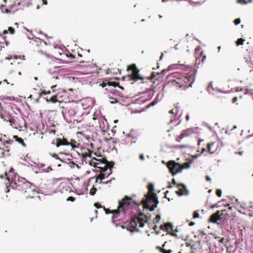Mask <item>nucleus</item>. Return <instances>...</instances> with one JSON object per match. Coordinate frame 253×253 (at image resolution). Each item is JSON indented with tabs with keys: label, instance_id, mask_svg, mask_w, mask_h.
Wrapping results in <instances>:
<instances>
[{
	"label": "nucleus",
	"instance_id": "f257e3e1",
	"mask_svg": "<svg viewBox=\"0 0 253 253\" xmlns=\"http://www.w3.org/2000/svg\"><path fill=\"white\" fill-rule=\"evenodd\" d=\"M0 178L7 180L6 187L8 184L9 187L17 190L26 198H34L38 193L36 186L24 178L15 176L13 168H10L8 172H5L4 175H1Z\"/></svg>",
	"mask_w": 253,
	"mask_h": 253
},
{
	"label": "nucleus",
	"instance_id": "f03ea898",
	"mask_svg": "<svg viewBox=\"0 0 253 253\" xmlns=\"http://www.w3.org/2000/svg\"><path fill=\"white\" fill-rule=\"evenodd\" d=\"M134 196V195H132V197L125 196L122 200L119 201L118 209L116 210L110 211V210L106 209L104 208L106 213H112L113 214L112 219L113 220H117L118 219H117V218L120 213L122 212V213L125 215L126 211L129 209V206L132 203H134L136 205L139 204V203H136L135 201H133V197Z\"/></svg>",
	"mask_w": 253,
	"mask_h": 253
},
{
	"label": "nucleus",
	"instance_id": "7ed1b4c3",
	"mask_svg": "<svg viewBox=\"0 0 253 253\" xmlns=\"http://www.w3.org/2000/svg\"><path fill=\"white\" fill-rule=\"evenodd\" d=\"M13 140H10L5 135L0 134V158L10 156L9 151L13 147Z\"/></svg>",
	"mask_w": 253,
	"mask_h": 253
},
{
	"label": "nucleus",
	"instance_id": "20e7f679",
	"mask_svg": "<svg viewBox=\"0 0 253 253\" xmlns=\"http://www.w3.org/2000/svg\"><path fill=\"white\" fill-rule=\"evenodd\" d=\"M147 221L148 217L143 213L140 212L137 216H135L131 219L126 229L131 232L138 231V230L137 228L138 224L139 227H143Z\"/></svg>",
	"mask_w": 253,
	"mask_h": 253
},
{
	"label": "nucleus",
	"instance_id": "39448f33",
	"mask_svg": "<svg viewBox=\"0 0 253 253\" xmlns=\"http://www.w3.org/2000/svg\"><path fill=\"white\" fill-rule=\"evenodd\" d=\"M51 144L55 145L57 147H59L61 146H67L69 147L71 150L79 147L80 145L79 143H78L74 140L71 139L69 141L64 137L62 138H57L55 140L52 141Z\"/></svg>",
	"mask_w": 253,
	"mask_h": 253
},
{
	"label": "nucleus",
	"instance_id": "423d86ee",
	"mask_svg": "<svg viewBox=\"0 0 253 253\" xmlns=\"http://www.w3.org/2000/svg\"><path fill=\"white\" fill-rule=\"evenodd\" d=\"M10 125L16 129H22L24 127H26V123L24 119L21 116L11 117L8 120Z\"/></svg>",
	"mask_w": 253,
	"mask_h": 253
},
{
	"label": "nucleus",
	"instance_id": "0eeeda50",
	"mask_svg": "<svg viewBox=\"0 0 253 253\" xmlns=\"http://www.w3.org/2000/svg\"><path fill=\"white\" fill-rule=\"evenodd\" d=\"M145 198L143 199L140 203L143 205L144 208L149 209L150 211H153L157 207V204L159 203L157 196H155L156 200L151 197H149L150 199H147L148 196H145Z\"/></svg>",
	"mask_w": 253,
	"mask_h": 253
},
{
	"label": "nucleus",
	"instance_id": "6e6552de",
	"mask_svg": "<svg viewBox=\"0 0 253 253\" xmlns=\"http://www.w3.org/2000/svg\"><path fill=\"white\" fill-rule=\"evenodd\" d=\"M126 70L127 71H132L131 74L129 75V77L131 78V79L132 81H143L144 80V78H143L139 74V70L137 68L136 65L135 64H132L128 66Z\"/></svg>",
	"mask_w": 253,
	"mask_h": 253
},
{
	"label": "nucleus",
	"instance_id": "1a4fd4ad",
	"mask_svg": "<svg viewBox=\"0 0 253 253\" xmlns=\"http://www.w3.org/2000/svg\"><path fill=\"white\" fill-rule=\"evenodd\" d=\"M90 165L99 169L100 171L105 172L108 170V168H112L114 166L113 162H108L106 160L103 162H100V163H94L93 161L90 163Z\"/></svg>",
	"mask_w": 253,
	"mask_h": 253
},
{
	"label": "nucleus",
	"instance_id": "9d476101",
	"mask_svg": "<svg viewBox=\"0 0 253 253\" xmlns=\"http://www.w3.org/2000/svg\"><path fill=\"white\" fill-rule=\"evenodd\" d=\"M165 70L161 73L152 72L151 76L147 77V79L153 82V84H158L162 80L163 76L165 74Z\"/></svg>",
	"mask_w": 253,
	"mask_h": 253
},
{
	"label": "nucleus",
	"instance_id": "9b49d317",
	"mask_svg": "<svg viewBox=\"0 0 253 253\" xmlns=\"http://www.w3.org/2000/svg\"><path fill=\"white\" fill-rule=\"evenodd\" d=\"M75 113L74 121L76 120L78 122H81L82 121V117L84 114H86V112L83 109L82 106L77 104Z\"/></svg>",
	"mask_w": 253,
	"mask_h": 253
},
{
	"label": "nucleus",
	"instance_id": "f8f14e48",
	"mask_svg": "<svg viewBox=\"0 0 253 253\" xmlns=\"http://www.w3.org/2000/svg\"><path fill=\"white\" fill-rule=\"evenodd\" d=\"M77 104L71 105L67 107L65 109L64 113L65 115L68 116L70 118L74 119L75 115L76 114L75 111Z\"/></svg>",
	"mask_w": 253,
	"mask_h": 253
},
{
	"label": "nucleus",
	"instance_id": "ddd939ff",
	"mask_svg": "<svg viewBox=\"0 0 253 253\" xmlns=\"http://www.w3.org/2000/svg\"><path fill=\"white\" fill-rule=\"evenodd\" d=\"M178 190L175 193L179 196H187L189 194V191L186 186L183 184H178L177 185Z\"/></svg>",
	"mask_w": 253,
	"mask_h": 253
},
{
	"label": "nucleus",
	"instance_id": "4468645a",
	"mask_svg": "<svg viewBox=\"0 0 253 253\" xmlns=\"http://www.w3.org/2000/svg\"><path fill=\"white\" fill-rule=\"evenodd\" d=\"M160 228L161 230L166 231L172 236H174V231L172 223L169 222L165 223L163 225H161Z\"/></svg>",
	"mask_w": 253,
	"mask_h": 253
},
{
	"label": "nucleus",
	"instance_id": "2eb2a0df",
	"mask_svg": "<svg viewBox=\"0 0 253 253\" xmlns=\"http://www.w3.org/2000/svg\"><path fill=\"white\" fill-rule=\"evenodd\" d=\"M224 211V210H222L221 211H218L212 214L210 219V221L213 223H217V221L222 218L221 216L223 214V212Z\"/></svg>",
	"mask_w": 253,
	"mask_h": 253
},
{
	"label": "nucleus",
	"instance_id": "dca6fc26",
	"mask_svg": "<svg viewBox=\"0 0 253 253\" xmlns=\"http://www.w3.org/2000/svg\"><path fill=\"white\" fill-rule=\"evenodd\" d=\"M80 106H82L83 109L84 111L90 108L92 106V101L89 99H84L81 101V103L78 104Z\"/></svg>",
	"mask_w": 253,
	"mask_h": 253
},
{
	"label": "nucleus",
	"instance_id": "f3484780",
	"mask_svg": "<svg viewBox=\"0 0 253 253\" xmlns=\"http://www.w3.org/2000/svg\"><path fill=\"white\" fill-rule=\"evenodd\" d=\"M190 167V164L189 163H185L183 166L177 164L175 162V175L180 172L184 169H188Z\"/></svg>",
	"mask_w": 253,
	"mask_h": 253
},
{
	"label": "nucleus",
	"instance_id": "a211bd4d",
	"mask_svg": "<svg viewBox=\"0 0 253 253\" xmlns=\"http://www.w3.org/2000/svg\"><path fill=\"white\" fill-rule=\"evenodd\" d=\"M18 59H21L22 60H25V56H18V55H9L8 56H7L5 58V60H13V61L10 62L9 63L10 64L13 65L15 63L19 64V62H16L15 60H17Z\"/></svg>",
	"mask_w": 253,
	"mask_h": 253
},
{
	"label": "nucleus",
	"instance_id": "6ab92c4d",
	"mask_svg": "<svg viewBox=\"0 0 253 253\" xmlns=\"http://www.w3.org/2000/svg\"><path fill=\"white\" fill-rule=\"evenodd\" d=\"M93 153L92 151L89 149H86L85 151L82 154L83 160L86 163H89V160H91V154Z\"/></svg>",
	"mask_w": 253,
	"mask_h": 253
},
{
	"label": "nucleus",
	"instance_id": "aec40b11",
	"mask_svg": "<svg viewBox=\"0 0 253 253\" xmlns=\"http://www.w3.org/2000/svg\"><path fill=\"white\" fill-rule=\"evenodd\" d=\"M100 85H101L102 87H105L107 85L108 87H111V86L115 87L117 86H119V87L120 88H121L122 89H124L123 87L119 85V83L114 82H109L107 80L103 81V83L100 84Z\"/></svg>",
	"mask_w": 253,
	"mask_h": 253
},
{
	"label": "nucleus",
	"instance_id": "412c9836",
	"mask_svg": "<svg viewBox=\"0 0 253 253\" xmlns=\"http://www.w3.org/2000/svg\"><path fill=\"white\" fill-rule=\"evenodd\" d=\"M148 193L145 195V196H148V197L147 199H150V198L149 197H151L153 199L155 200V196H156V194L154 193V185L152 183H150L148 185Z\"/></svg>",
	"mask_w": 253,
	"mask_h": 253
},
{
	"label": "nucleus",
	"instance_id": "4be33fe9",
	"mask_svg": "<svg viewBox=\"0 0 253 253\" xmlns=\"http://www.w3.org/2000/svg\"><path fill=\"white\" fill-rule=\"evenodd\" d=\"M170 242H166L163 245V248L159 247L160 251L163 253H171L172 250L169 247Z\"/></svg>",
	"mask_w": 253,
	"mask_h": 253
},
{
	"label": "nucleus",
	"instance_id": "5701e85b",
	"mask_svg": "<svg viewBox=\"0 0 253 253\" xmlns=\"http://www.w3.org/2000/svg\"><path fill=\"white\" fill-rule=\"evenodd\" d=\"M175 87L177 86L178 87L180 88L185 85V81H184L181 78H179L177 77V76L175 75Z\"/></svg>",
	"mask_w": 253,
	"mask_h": 253
},
{
	"label": "nucleus",
	"instance_id": "b1692460",
	"mask_svg": "<svg viewBox=\"0 0 253 253\" xmlns=\"http://www.w3.org/2000/svg\"><path fill=\"white\" fill-rule=\"evenodd\" d=\"M12 140H13L14 143L15 142H17L19 144H21L22 147H26V144L25 143L24 139H22L21 137H19L17 135H14L13 136ZM13 144H14V143Z\"/></svg>",
	"mask_w": 253,
	"mask_h": 253
},
{
	"label": "nucleus",
	"instance_id": "393cba45",
	"mask_svg": "<svg viewBox=\"0 0 253 253\" xmlns=\"http://www.w3.org/2000/svg\"><path fill=\"white\" fill-rule=\"evenodd\" d=\"M58 95L54 94L51 97L46 96L45 97L46 101L47 102H51L52 103H56L57 102H60L58 99H59Z\"/></svg>",
	"mask_w": 253,
	"mask_h": 253
},
{
	"label": "nucleus",
	"instance_id": "a878e982",
	"mask_svg": "<svg viewBox=\"0 0 253 253\" xmlns=\"http://www.w3.org/2000/svg\"><path fill=\"white\" fill-rule=\"evenodd\" d=\"M50 93H51V91L50 90H48V91L43 90V91H39V92H38V93L37 94L36 98H34V99L36 100V102H38L39 101V99L40 98V97L42 95H46L50 94Z\"/></svg>",
	"mask_w": 253,
	"mask_h": 253
},
{
	"label": "nucleus",
	"instance_id": "bb28decb",
	"mask_svg": "<svg viewBox=\"0 0 253 253\" xmlns=\"http://www.w3.org/2000/svg\"><path fill=\"white\" fill-rule=\"evenodd\" d=\"M167 167L172 175H174V161H169L167 164Z\"/></svg>",
	"mask_w": 253,
	"mask_h": 253
},
{
	"label": "nucleus",
	"instance_id": "cd10ccee",
	"mask_svg": "<svg viewBox=\"0 0 253 253\" xmlns=\"http://www.w3.org/2000/svg\"><path fill=\"white\" fill-rule=\"evenodd\" d=\"M213 90L221 92V90L217 88H214L212 86V82H211L209 86L208 87V91L209 93H211V91Z\"/></svg>",
	"mask_w": 253,
	"mask_h": 253
},
{
	"label": "nucleus",
	"instance_id": "c85d7f7f",
	"mask_svg": "<svg viewBox=\"0 0 253 253\" xmlns=\"http://www.w3.org/2000/svg\"><path fill=\"white\" fill-rule=\"evenodd\" d=\"M214 144V142L210 143H208L207 145V149L208 152L211 154H213L215 152L214 150H212L211 147L213 146Z\"/></svg>",
	"mask_w": 253,
	"mask_h": 253
},
{
	"label": "nucleus",
	"instance_id": "c756f323",
	"mask_svg": "<svg viewBox=\"0 0 253 253\" xmlns=\"http://www.w3.org/2000/svg\"><path fill=\"white\" fill-rule=\"evenodd\" d=\"M36 91H37L36 89L34 88L32 91L33 94H30V96L28 97V98L30 99L31 100L33 99V100H35L36 101V100L34 99V98H36L37 94L38 93V92H36Z\"/></svg>",
	"mask_w": 253,
	"mask_h": 253
},
{
	"label": "nucleus",
	"instance_id": "7c9ffc66",
	"mask_svg": "<svg viewBox=\"0 0 253 253\" xmlns=\"http://www.w3.org/2000/svg\"><path fill=\"white\" fill-rule=\"evenodd\" d=\"M104 160H106L105 158H102L101 159H97L94 157L92 158V159L91 160H89V164L90 163H91V162L92 161H93V162L94 163H100V162H103Z\"/></svg>",
	"mask_w": 253,
	"mask_h": 253
},
{
	"label": "nucleus",
	"instance_id": "2f4dec72",
	"mask_svg": "<svg viewBox=\"0 0 253 253\" xmlns=\"http://www.w3.org/2000/svg\"><path fill=\"white\" fill-rule=\"evenodd\" d=\"M106 177H107L106 176L105 173H104V172L101 171L100 174L97 176L96 179H97V180L98 179H100V180H102V179L105 178Z\"/></svg>",
	"mask_w": 253,
	"mask_h": 253
},
{
	"label": "nucleus",
	"instance_id": "473e14b6",
	"mask_svg": "<svg viewBox=\"0 0 253 253\" xmlns=\"http://www.w3.org/2000/svg\"><path fill=\"white\" fill-rule=\"evenodd\" d=\"M12 5L10 6L8 8H6V9L5 10V12L7 13H14L15 11L17 10V9H15L12 10Z\"/></svg>",
	"mask_w": 253,
	"mask_h": 253
},
{
	"label": "nucleus",
	"instance_id": "72a5a7b5",
	"mask_svg": "<svg viewBox=\"0 0 253 253\" xmlns=\"http://www.w3.org/2000/svg\"><path fill=\"white\" fill-rule=\"evenodd\" d=\"M245 42V40L241 38L238 39L236 42V44L237 46H239L240 45H243L244 44V42Z\"/></svg>",
	"mask_w": 253,
	"mask_h": 253
},
{
	"label": "nucleus",
	"instance_id": "f704fd0d",
	"mask_svg": "<svg viewBox=\"0 0 253 253\" xmlns=\"http://www.w3.org/2000/svg\"><path fill=\"white\" fill-rule=\"evenodd\" d=\"M158 102L159 100H158V96H157L156 98L149 105L148 107L153 106L155 105H156Z\"/></svg>",
	"mask_w": 253,
	"mask_h": 253
},
{
	"label": "nucleus",
	"instance_id": "c9c22d12",
	"mask_svg": "<svg viewBox=\"0 0 253 253\" xmlns=\"http://www.w3.org/2000/svg\"><path fill=\"white\" fill-rule=\"evenodd\" d=\"M252 0H249L247 1V0H238V2L241 4H247L249 2H252Z\"/></svg>",
	"mask_w": 253,
	"mask_h": 253
},
{
	"label": "nucleus",
	"instance_id": "e433bc0d",
	"mask_svg": "<svg viewBox=\"0 0 253 253\" xmlns=\"http://www.w3.org/2000/svg\"><path fill=\"white\" fill-rule=\"evenodd\" d=\"M96 191H97L96 188L95 187H92V188L90 190L89 194L93 196L95 194Z\"/></svg>",
	"mask_w": 253,
	"mask_h": 253
},
{
	"label": "nucleus",
	"instance_id": "4c0bfd02",
	"mask_svg": "<svg viewBox=\"0 0 253 253\" xmlns=\"http://www.w3.org/2000/svg\"><path fill=\"white\" fill-rule=\"evenodd\" d=\"M161 219L160 215H157L155 218L154 219L153 221L154 223H157L159 222Z\"/></svg>",
	"mask_w": 253,
	"mask_h": 253
},
{
	"label": "nucleus",
	"instance_id": "58836bf2",
	"mask_svg": "<svg viewBox=\"0 0 253 253\" xmlns=\"http://www.w3.org/2000/svg\"><path fill=\"white\" fill-rule=\"evenodd\" d=\"M187 136V135L185 133H181L177 138V141H180L181 139H182L184 137Z\"/></svg>",
	"mask_w": 253,
	"mask_h": 253
},
{
	"label": "nucleus",
	"instance_id": "ea45409f",
	"mask_svg": "<svg viewBox=\"0 0 253 253\" xmlns=\"http://www.w3.org/2000/svg\"><path fill=\"white\" fill-rule=\"evenodd\" d=\"M111 169L112 168H108V169L107 171L104 172V173H105L106 174V176L107 177L109 175H110L111 174V173H112V170H111Z\"/></svg>",
	"mask_w": 253,
	"mask_h": 253
},
{
	"label": "nucleus",
	"instance_id": "a19ab883",
	"mask_svg": "<svg viewBox=\"0 0 253 253\" xmlns=\"http://www.w3.org/2000/svg\"><path fill=\"white\" fill-rule=\"evenodd\" d=\"M70 167L72 168H75V167H77L78 168H79L78 165L74 163L73 162H70Z\"/></svg>",
	"mask_w": 253,
	"mask_h": 253
},
{
	"label": "nucleus",
	"instance_id": "79ce46f5",
	"mask_svg": "<svg viewBox=\"0 0 253 253\" xmlns=\"http://www.w3.org/2000/svg\"><path fill=\"white\" fill-rule=\"evenodd\" d=\"M8 31L11 34H13L15 33V30L13 28L10 27L8 28Z\"/></svg>",
	"mask_w": 253,
	"mask_h": 253
},
{
	"label": "nucleus",
	"instance_id": "37998d69",
	"mask_svg": "<svg viewBox=\"0 0 253 253\" xmlns=\"http://www.w3.org/2000/svg\"><path fill=\"white\" fill-rule=\"evenodd\" d=\"M109 101L111 103H115L118 102V100L116 98H112V97H110Z\"/></svg>",
	"mask_w": 253,
	"mask_h": 253
},
{
	"label": "nucleus",
	"instance_id": "c03bdc74",
	"mask_svg": "<svg viewBox=\"0 0 253 253\" xmlns=\"http://www.w3.org/2000/svg\"><path fill=\"white\" fill-rule=\"evenodd\" d=\"M193 217L195 218L199 217V213L198 212V211H195L194 212Z\"/></svg>",
	"mask_w": 253,
	"mask_h": 253
},
{
	"label": "nucleus",
	"instance_id": "a18cd8bd",
	"mask_svg": "<svg viewBox=\"0 0 253 253\" xmlns=\"http://www.w3.org/2000/svg\"><path fill=\"white\" fill-rule=\"evenodd\" d=\"M75 199H76L75 198H74L72 196H70L67 198V200L68 201L74 202V201H75Z\"/></svg>",
	"mask_w": 253,
	"mask_h": 253
},
{
	"label": "nucleus",
	"instance_id": "49530a36",
	"mask_svg": "<svg viewBox=\"0 0 253 253\" xmlns=\"http://www.w3.org/2000/svg\"><path fill=\"white\" fill-rule=\"evenodd\" d=\"M241 22V20L240 18H237L234 20V23L236 25L239 24Z\"/></svg>",
	"mask_w": 253,
	"mask_h": 253
},
{
	"label": "nucleus",
	"instance_id": "de8ad7c7",
	"mask_svg": "<svg viewBox=\"0 0 253 253\" xmlns=\"http://www.w3.org/2000/svg\"><path fill=\"white\" fill-rule=\"evenodd\" d=\"M94 206L97 209L101 208H102V206L101 204H99L98 203H95L94 205Z\"/></svg>",
	"mask_w": 253,
	"mask_h": 253
},
{
	"label": "nucleus",
	"instance_id": "09e8293b",
	"mask_svg": "<svg viewBox=\"0 0 253 253\" xmlns=\"http://www.w3.org/2000/svg\"><path fill=\"white\" fill-rule=\"evenodd\" d=\"M222 194V191L221 190L218 189L216 191V195L218 197H221Z\"/></svg>",
	"mask_w": 253,
	"mask_h": 253
},
{
	"label": "nucleus",
	"instance_id": "8fccbe9b",
	"mask_svg": "<svg viewBox=\"0 0 253 253\" xmlns=\"http://www.w3.org/2000/svg\"><path fill=\"white\" fill-rule=\"evenodd\" d=\"M201 154H197L192 156L193 159H197L201 156Z\"/></svg>",
	"mask_w": 253,
	"mask_h": 253
},
{
	"label": "nucleus",
	"instance_id": "3c124183",
	"mask_svg": "<svg viewBox=\"0 0 253 253\" xmlns=\"http://www.w3.org/2000/svg\"><path fill=\"white\" fill-rule=\"evenodd\" d=\"M51 156H52L53 158H54L55 159H59V157H58V155H57V154H53L52 155H51Z\"/></svg>",
	"mask_w": 253,
	"mask_h": 253
},
{
	"label": "nucleus",
	"instance_id": "603ef678",
	"mask_svg": "<svg viewBox=\"0 0 253 253\" xmlns=\"http://www.w3.org/2000/svg\"><path fill=\"white\" fill-rule=\"evenodd\" d=\"M139 158L141 160L144 161L145 159L144 155L143 154H141L139 156Z\"/></svg>",
	"mask_w": 253,
	"mask_h": 253
},
{
	"label": "nucleus",
	"instance_id": "864d4df0",
	"mask_svg": "<svg viewBox=\"0 0 253 253\" xmlns=\"http://www.w3.org/2000/svg\"><path fill=\"white\" fill-rule=\"evenodd\" d=\"M42 4L43 5H47V0H42Z\"/></svg>",
	"mask_w": 253,
	"mask_h": 253
},
{
	"label": "nucleus",
	"instance_id": "5fc2aeb1",
	"mask_svg": "<svg viewBox=\"0 0 253 253\" xmlns=\"http://www.w3.org/2000/svg\"><path fill=\"white\" fill-rule=\"evenodd\" d=\"M169 194V191H167L166 192H165V197L167 199H169V197H168V195Z\"/></svg>",
	"mask_w": 253,
	"mask_h": 253
},
{
	"label": "nucleus",
	"instance_id": "6e6d98bb",
	"mask_svg": "<svg viewBox=\"0 0 253 253\" xmlns=\"http://www.w3.org/2000/svg\"><path fill=\"white\" fill-rule=\"evenodd\" d=\"M237 100L238 98L237 97H234L232 101L233 103H235L237 101Z\"/></svg>",
	"mask_w": 253,
	"mask_h": 253
},
{
	"label": "nucleus",
	"instance_id": "4d7b16f0",
	"mask_svg": "<svg viewBox=\"0 0 253 253\" xmlns=\"http://www.w3.org/2000/svg\"><path fill=\"white\" fill-rule=\"evenodd\" d=\"M184 66V64H178V65H176V67L175 66L174 67V69H177L178 66Z\"/></svg>",
	"mask_w": 253,
	"mask_h": 253
},
{
	"label": "nucleus",
	"instance_id": "13d9d810",
	"mask_svg": "<svg viewBox=\"0 0 253 253\" xmlns=\"http://www.w3.org/2000/svg\"><path fill=\"white\" fill-rule=\"evenodd\" d=\"M56 131L55 130H51L50 131H49V133H53L54 134L55 133Z\"/></svg>",
	"mask_w": 253,
	"mask_h": 253
},
{
	"label": "nucleus",
	"instance_id": "bf43d9fd",
	"mask_svg": "<svg viewBox=\"0 0 253 253\" xmlns=\"http://www.w3.org/2000/svg\"><path fill=\"white\" fill-rule=\"evenodd\" d=\"M224 238H221V239H220V240H219V242H220V243H223L224 242Z\"/></svg>",
	"mask_w": 253,
	"mask_h": 253
},
{
	"label": "nucleus",
	"instance_id": "052dcab7",
	"mask_svg": "<svg viewBox=\"0 0 253 253\" xmlns=\"http://www.w3.org/2000/svg\"><path fill=\"white\" fill-rule=\"evenodd\" d=\"M169 113L170 114H174V109H172L171 110H170L169 111Z\"/></svg>",
	"mask_w": 253,
	"mask_h": 253
},
{
	"label": "nucleus",
	"instance_id": "680f3d73",
	"mask_svg": "<svg viewBox=\"0 0 253 253\" xmlns=\"http://www.w3.org/2000/svg\"><path fill=\"white\" fill-rule=\"evenodd\" d=\"M56 87V85H53L51 86V88L53 92L55 91V89L54 88Z\"/></svg>",
	"mask_w": 253,
	"mask_h": 253
},
{
	"label": "nucleus",
	"instance_id": "e2e57ef3",
	"mask_svg": "<svg viewBox=\"0 0 253 253\" xmlns=\"http://www.w3.org/2000/svg\"><path fill=\"white\" fill-rule=\"evenodd\" d=\"M206 179L207 181H211V179L210 178V177L209 176H206Z\"/></svg>",
	"mask_w": 253,
	"mask_h": 253
},
{
	"label": "nucleus",
	"instance_id": "0e129e2a",
	"mask_svg": "<svg viewBox=\"0 0 253 253\" xmlns=\"http://www.w3.org/2000/svg\"><path fill=\"white\" fill-rule=\"evenodd\" d=\"M195 224V223L194 222H191L190 223H189V225L190 226H193Z\"/></svg>",
	"mask_w": 253,
	"mask_h": 253
},
{
	"label": "nucleus",
	"instance_id": "69168bd1",
	"mask_svg": "<svg viewBox=\"0 0 253 253\" xmlns=\"http://www.w3.org/2000/svg\"><path fill=\"white\" fill-rule=\"evenodd\" d=\"M205 151H206V148H203L202 149V152H201V153H204V152H205Z\"/></svg>",
	"mask_w": 253,
	"mask_h": 253
},
{
	"label": "nucleus",
	"instance_id": "338daca9",
	"mask_svg": "<svg viewBox=\"0 0 253 253\" xmlns=\"http://www.w3.org/2000/svg\"><path fill=\"white\" fill-rule=\"evenodd\" d=\"M173 116H171V118H170V122H169V123H172V122H173Z\"/></svg>",
	"mask_w": 253,
	"mask_h": 253
},
{
	"label": "nucleus",
	"instance_id": "774afa93",
	"mask_svg": "<svg viewBox=\"0 0 253 253\" xmlns=\"http://www.w3.org/2000/svg\"><path fill=\"white\" fill-rule=\"evenodd\" d=\"M7 33H8V31H7V30H4V31H3V34H7Z\"/></svg>",
	"mask_w": 253,
	"mask_h": 253
}]
</instances>
